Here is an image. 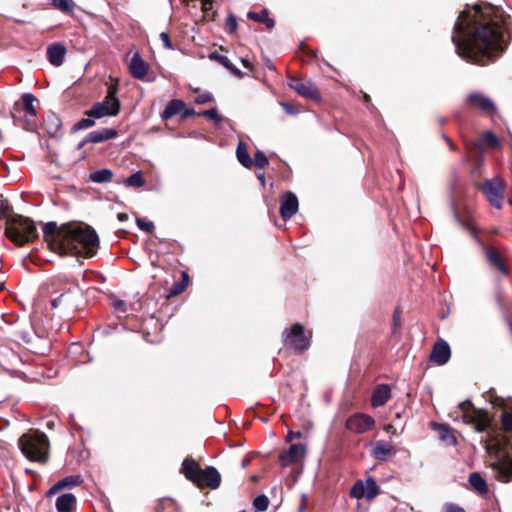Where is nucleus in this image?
<instances>
[{"mask_svg":"<svg viewBox=\"0 0 512 512\" xmlns=\"http://www.w3.org/2000/svg\"><path fill=\"white\" fill-rule=\"evenodd\" d=\"M494 12L491 5H475L460 13L451 36L459 57L484 65L504 51L503 27L493 17Z\"/></svg>","mask_w":512,"mask_h":512,"instance_id":"nucleus-1","label":"nucleus"},{"mask_svg":"<svg viewBox=\"0 0 512 512\" xmlns=\"http://www.w3.org/2000/svg\"><path fill=\"white\" fill-rule=\"evenodd\" d=\"M43 235L50 249L60 255L93 257L99 248L96 231L85 224H66L61 228L55 222L43 227Z\"/></svg>","mask_w":512,"mask_h":512,"instance_id":"nucleus-2","label":"nucleus"},{"mask_svg":"<svg viewBox=\"0 0 512 512\" xmlns=\"http://www.w3.org/2000/svg\"><path fill=\"white\" fill-rule=\"evenodd\" d=\"M502 425L506 432L512 434V411L502 415ZM489 449L496 457L490 467L497 478L503 482L512 481V435L509 439L498 440Z\"/></svg>","mask_w":512,"mask_h":512,"instance_id":"nucleus-3","label":"nucleus"},{"mask_svg":"<svg viewBox=\"0 0 512 512\" xmlns=\"http://www.w3.org/2000/svg\"><path fill=\"white\" fill-rule=\"evenodd\" d=\"M22 454L31 461L45 463L49 455V440L45 433L29 430L18 441Z\"/></svg>","mask_w":512,"mask_h":512,"instance_id":"nucleus-4","label":"nucleus"},{"mask_svg":"<svg viewBox=\"0 0 512 512\" xmlns=\"http://www.w3.org/2000/svg\"><path fill=\"white\" fill-rule=\"evenodd\" d=\"M5 234L18 245H23L38 236L34 222L21 215L12 216L7 220Z\"/></svg>","mask_w":512,"mask_h":512,"instance_id":"nucleus-5","label":"nucleus"},{"mask_svg":"<svg viewBox=\"0 0 512 512\" xmlns=\"http://www.w3.org/2000/svg\"><path fill=\"white\" fill-rule=\"evenodd\" d=\"M283 342L286 348L292 349L296 353H303L310 346V337L305 335L303 325L295 323L289 329L284 330Z\"/></svg>","mask_w":512,"mask_h":512,"instance_id":"nucleus-6","label":"nucleus"},{"mask_svg":"<svg viewBox=\"0 0 512 512\" xmlns=\"http://www.w3.org/2000/svg\"><path fill=\"white\" fill-rule=\"evenodd\" d=\"M115 93L116 87L110 86L105 99L95 103L88 112V116L98 119L105 116H116L120 111V101L115 97Z\"/></svg>","mask_w":512,"mask_h":512,"instance_id":"nucleus-7","label":"nucleus"},{"mask_svg":"<svg viewBox=\"0 0 512 512\" xmlns=\"http://www.w3.org/2000/svg\"><path fill=\"white\" fill-rule=\"evenodd\" d=\"M504 189V182L500 178L487 180L482 187L483 193L486 195L490 204L497 209L502 207Z\"/></svg>","mask_w":512,"mask_h":512,"instance_id":"nucleus-8","label":"nucleus"},{"mask_svg":"<svg viewBox=\"0 0 512 512\" xmlns=\"http://www.w3.org/2000/svg\"><path fill=\"white\" fill-rule=\"evenodd\" d=\"M375 425V420L368 414L354 413L347 418L345 428L355 434H363L371 430Z\"/></svg>","mask_w":512,"mask_h":512,"instance_id":"nucleus-9","label":"nucleus"},{"mask_svg":"<svg viewBox=\"0 0 512 512\" xmlns=\"http://www.w3.org/2000/svg\"><path fill=\"white\" fill-rule=\"evenodd\" d=\"M379 486L373 478L357 481L351 488L350 496L356 499H374L379 494Z\"/></svg>","mask_w":512,"mask_h":512,"instance_id":"nucleus-10","label":"nucleus"},{"mask_svg":"<svg viewBox=\"0 0 512 512\" xmlns=\"http://www.w3.org/2000/svg\"><path fill=\"white\" fill-rule=\"evenodd\" d=\"M459 408L463 412V419L465 422L475 424L477 431L482 432L488 426V421L479 413L471 412L472 404L470 402H463L459 404Z\"/></svg>","mask_w":512,"mask_h":512,"instance_id":"nucleus-11","label":"nucleus"},{"mask_svg":"<svg viewBox=\"0 0 512 512\" xmlns=\"http://www.w3.org/2000/svg\"><path fill=\"white\" fill-rule=\"evenodd\" d=\"M221 483V476L216 468L208 466L203 469L199 481L195 483L199 488L209 487L210 489H217Z\"/></svg>","mask_w":512,"mask_h":512,"instance_id":"nucleus-12","label":"nucleus"},{"mask_svg":"<svg viewBox=\"0 0 512 512\" xmlns=\"http://www.w3.org/2000/svg\"><path fill=\"white\" fill-rule=\"evenodd\" d=\"M289 86L305 98L319 99L320 97L317 87L311 81H300L292 78Z\"/></svg>","mask_w":512,"mask_h":512,"instance_id":"nucleus-13","label":"nucleus"},{"mask_svg":"<svg viewBox=\"0 0 512 512\" xmlns=\"http://www.w3.org/2000/svg\"><path fill=\"white\" fill-rule=\"evenodd\" d=\"M298 211V199L292 192H287L280 199V214L284 220L290 219Z\"/></svg>","mask_w":512,"mask_h":512,"instance_id":"nucleus-14","label":"nucleus"},{"mask_svg":"<svg viewBox=\"0 0 512 512\" xmlns=\"http://www.w3.org/2000/svg\"><path fill=\"white\" fill-rule=\"evenodd\" d=\"M450 356L451 350L448 343L444 340H439L433 346L430 354V361L438 365H443L448 362Z\"/></svg>","mask_w":512,"mask_h":512,"instance_id":"nucleus-15","label":"nucleus"},{"mask_svg":"<svg viewBox=\"0 0 512 512\" xmlns=\"http://www.w3.org/2000/svg\"><path fill=\"white\" fill-rule=\"evenodd\" d=\"M467 103L471 107L481 109L487 113H493L496 110L493 101L479 92L469 94L467 97Z\"/></svg>","mask_w":512,"mask_h":512,"instance_id":"nucleus-16","label":"nucleus"},{"mask_svg":"<svg viewBox=\"0 0 512 512\" xmlns=\"http://www.w3.org/2000/svg\"><path fill=\"white\" fill-rule=\"evenodd\" d=\"M484 253L489 266L493 270L498 271L503 275H506L508 273L503 258L496 248L492 246H486L484 247Z\"/></svg>","mask_w":512,"mask_h":512,"instance_id":"nucleus-17","label":"nucleus"},{"mask_svg":"<svg viewBox=\"0 0 512 512\" xmlns=\"http://www.w3.org/2000/svg\"><path fill=\"white\" fill-rule=\"evenodd\" d=\"M306 448L303 444H293L286 452L280 454L279 459L282 466L286 467L304 458Z\"/></svg>","mask_w":512,"mask_h":512,"instance_id":"nucleus-18","label":"nucleus"},{"mask_svg":"<svg viewBox=\"0 0 512 512\" xmlns=\"http://www.w3.org/2000/svg\"><path fill=\"white\" fill-rule=\"evenodd\" d=\"M148 70V64L141 58L139 52H135L129 62L131 75L136 79L142 80L146 77Z\"/></svg>","mask_w":512,"mask_h":512,"instance_id":"nucleus-19","label":"nucleus"},{"mask_svg":"<svg viewBox=\"0 0 512 512\" xmlns=\"http://www.w3.org/2000/svg\"><path fill=\"white\" fill-rule=\"evenodd\" d=\"M395 454L396 450L394 446L390 442L383 440L377 441L371 450V455L379 461H386Z\"/></svg>","mask_w":512,"mask_h":512,"instance_id":"nucleus-20","label":"nucleus"},{"mask_svg":"<svg viewBox=\"0 0 512 512\" xmlns=\"http://www.w3.org/2000/svg\"><path fill=\"white\" fill-rule=\"evenodd\" d=\"M181 471L188 480L195 484L199 481L203 469L193 459L186 458L182 463Z\"/></svg>","mask_w":512,"mask_h":512,"instance_id":"nucleus-21","label":"nucleus"},{"mask_svg":"<svg viewBox=\"0 0 512 512\" xmlns=\"http://www.w3.org/2000/svg\"><path fill=\"white\" fill-rule=\"evenodd\" d=\"M117 131L111 128H103L100 130L92 131L88 134L84 142L100 143L116 137Z\"/></svg>","mask_w":512,"mask_h":512,"instance_id":"nucleus-22","label":"nucleus"},{"mask_svg":"<svg viewBox=\"0 0 512 512\" xmlns=\"http://www.w3.org/2000/svg\"><path fill=\"white\" fill-rule=\"evenodd\" d=\"M66 54V49L61 44H53L47 49L49 62L54 66H60Z\"/></svg>","mask_w":512,"mask_h":512,"instance_id":"nucleus-23","label":"nucleus"},{"mask_svg":"<svg viewBox=\"0 0 512 512\" xmlns=\"http://www.w3.org/2000/svg\"><path fill=\"white\" fill-rule=\"evenodd\" d=\"M391 391L389 386H379L374 390L371 396V405L374 408L383 406L390 398Z\"/></svg>","mask_w":512,"mask_h":512,"instance_id":"nucleus-24","label":"nucleus"},{"mask_svg":"<svg viewBox=\"0 0 512 512\" xmlns=\"http://www.w3.org/2000/svg\"><path fill=\"white\" fill-rule=\"evenodd\" d=\"M58 512H71L76 505V497L72 493H64L56 499Z\"/></svg>","mask_w":512,"mask_h":512,"instance_id":"nucleus-25","label":"nucleus"},{"mask_svg":"<svg viewBox=\"0 0 512 512\" xmlns=\"http://www.w3.org/2000/svg\"><path fill=\"white\" fill-rule=\"evenodd\" d=\"M434 429L438 432L441 441L444 442L446 445L456 444V438L450 427L444 424H434Z\"/></svg>","mask_w":512,"mask_h":512,"instance_id":"nucleus-26","label":"nucleus"},{"mask_svg":"<svg viewBox=\"0 0 512 512\" xmlns=\"http://www.w3.org/2000/svg\"><path fill=\"white\" fill-rule=\"evenodd\" d=\"M469 483L479 494H486L488 492L486 480L478 472H473L469 475Z\"/></svg>","mask_w":512,"mask_h":512,"instance_id":"nucleus-27","label":"nucleus"},{"mask_svg":"<svg viewBox=\"0 0 512 512\" xmlns=\"http://www.w3.org/2000/svg\"><path fill=\"white\" fill-rule=\"evenodd\" d=\"M248 18L259 23H264L268 29H272L275 25L273 19L269 18L268 11L266 9L261 10L260 12H248Z\"/></svg>","mask_w":512,"mask_h":512,"instance_id":"nucleus-28","label":"nucleus"},{"mask_svg":"<svg viewBox=\"0 0 512 512\" xmlns=\"http://www.w3.org/2000/svg\"><path fill=\"white\" fill-rule=\"evenodd\" d=\"M209 58L211 60H215V61L219 62L221 65H223L229 71H231L233 74H235L237 76L241 75V71L231 63V61L229 60V58L227 56L219 54L218 52H212L209 54Z\"/></svg>","mask_w":512,"mask_h":512,"instance_id":"nucleus-29","label":"nucleus"},{"mask_svg":"<svg viewBox=\"0 0 512 512\" xmlns=\"http://www.w3.org/2000/svg\"><path fill=\"white\" fill-rule=\"evenodd\" d=\"M184 107V103L181 100H171L165 107L162 118L164 120L170 119L177 113H179Z\"/></svg>","mask_w":512,"mask_h":512,"instance_id":"nucleus-30","label":"nucleus"},{"mask_svg":"<svg viewBox=\"0 0 512 512\" xmlns=\"http://www.w3.org/2000/svg\"><path fill=\"white\" fill-rule=\"evenodd\" d=\"M112 178L113 172L110 169H101L90 174V180L94 183H107Z\"/></svg>","mask_w":512,"mask_h":512,"instance_id":"nucleus-31","label":"nucleus"},{"mask_svg":"<svg viewBox=\"0 0 512 512\" xmlns=\"http://www.w3.org/2000/svg\"><path fill=\"white\" fill-rule=\"evenodd\" d=\"M236 155L238 161L246 168H250L253 165V161L251 160L245 144L242 142H239L237 149H236Z\"/></svg>","mask_w":512,"mask_h":512,"instance_id":"nucleus-32","label":"nucleus"},{"mask_svg":"<svg viewBox=\"0 0 512 512\" xmlns=\"http://www.w3.org/2000/svg\"><path fill=\"white\" fill-rule=\"evenodd\" d=\"M483 144L495 148L498 147L500 143L497 136L494 133H492L491 131H486L483 135L482 140L475 144V148L481 150Z\"/></svg>","mask_w":512,"mask_h":512,"instance_id":"nucleus-33","label":"nucleus"},{"mask_svg":"<svg viewBox=\"0 0 512 512\" xmlns=\"http://www.w3.org/2000/svg\"><path fill=\"white\" fill-rule=\"evenodd\" d=\"M22 101L26 113L31 116H35L36 110L34 108V102L36 101V98L32 94L26 93L22 96Z\"/></svg>","mask_w":512,"mask_h":512,"instance_id":"nucleus-34","label":"nucleus"},{"mask_svg":"<svg viewBox=\"0 0 512 512\" xmlns=\"http://www.w3.org/2000/svg\"><path fill=\"white\" fill-rule=\"evenodd\" d=\"M124 185L128 187H141L144 185V180L141 172H136L124 180Z\"/></svg>","mask_w":512,"mask_h":512,"instance_id":"nucleus-35","label":"nucleus"},{"mask_svg":"<svg viewBox=\"0 0 512 512\" xmlns=\"http://www.w3.org/2000/svg\"><path fill=\"white\" fill-rule=\"evenodd\" d=\"M58 482L63 489L66 487H74V486L81 484L82 478L79 475H71V476H67V477L61 479Z\"/></svg>","mask_w":512,"mask_h":512,"instance_id":"nucleus-36","label":"nucleus"},{"mask_svg":"<svg viewBox=\"0 0 512 512\" xmlns=\"http://www.w3.org/2000/svg\"><path fill=\"white\" fill-rule=\"evenodd\" d=\"M54 5L63 12H72L75 7L72 0H54Z\"/></svg>","mask_w":512,"mask_h":512,"instance_id":"nucleus-37","label":"nucleus"},{"mask_svg":"<svg viewBox=\"0 0 512 512\" xmlns=\"http://www.w3.org/2000/svg\"><path fill=\"white\" fill-rule=\"evenodd\" d=\"M253 505L257 511L262 512L268 508L269 500L265 495H259L254 499Z\"/></svg>","mask_w":512,"mask_h":512,"instance_id":"nucleus-38","label":"nucleus"},{"mask_svg":"<svg viewBox=\"0 0 512 512\" xmlns=\"http://www.w3.org/2000/svg\"><path fill=\"white\" fill-rule=\"evenodd\" d=\"M254 163L258 168L263 169L269 162L264 153L258 150L254 155Z\"/></svg>","mask_w":512,"mask_h":512,"instance_id":"nucleus-39","label":"nucleus"},{"mask_svg":"<svg viewBox=\"0 0 512 512\" xmlns=\"http://www.w3.org/2000/svg\"><path fill=\"white\" fill-rule=\"evenodd\" d=\"M137 226L140 230L145 231L147 233H151L154 229V224L150 221H147L142 218H138L136 220Z\"/></svg>","mask_w":512,"mask_h":512,"instance_id":"nucleus-40","label":"nucleus"},{"mask_svg":"<svg viewBox=\"0 0 512 512\" xmlns=\"http://www.w3.org/2000/svg\"><path fill=\"white\" fill-rule=\"evenodd\" d=\"M225 29L228 33L232 34L237 29V20L233 15H228L225 21Z\"/></svg>","mask_w":512,"mask_h":512,"instance_id":"nucleus-41","label":"nucleus"},{"mask_svg":"<svg viewBox=\"0 0 512 512\" xmlns=\"http://www.w3.org/2000/svg\"><path fill=\"white\" fill-rule=\"evenodd\" d=\"M93 117L83 118L75 124V129L82 130L92 127L95 124Z\"/></svg>","mask_w":512,"mask_h":512,"instance_id":"nucleus-42","label":"nucleus"},{"mask_svg":"<svg viewBox=\"0 0 512 512\" xmlns=\"http://www.w3.org/2000/svg\"><path fill=\"white\" fill-rule=\"evenodd\" d=\"M214 100L213 95L210 92L199 93L195 98V102L197 104H205L212 102Z\"/></svg>","mask_w":512,"mask_h":512,"instance_id":"nucleus-43","label":"nucleus"},{"mask_svg":"<svg viewBox=\"0 0 512 512\" xmlns=\"http://www.w3.org/2000/svg\"><path fill=\"white\" fill-rule=\"evenodd\" d=\"M113 307L119 317L127 312V304L122 300H115L113 302Z\"/></svg>","mask_w":512,"mask_h":512,"instance_id":"nucleus-44","label":"nucleus"},{"mask_svg":"<svg viewBox=\"0 0 512 512\" xmlns=\"http://www.w3.org/2000/svg\"><path fill=\"white\" fill-rule=\"evenodd\" d=\"M441 512H465L464 508L454 503H445Z\"/></svg>","mask_w":512,"mask_h":512,"instance_id":"nucleus-45","label":"nucleus"},{"mask_svg":"<svg viewBox=\"0 0 512 512\" xmlns=\"http://www.w3.org/2000/svg\"><path fill=\"white\" fill-rule=\"evenodd\" d=\"M184 2H186L187 0H183ZM212 10V1L211 0H202V11L204 13V17L205 18H209L211 15H210V12Z\"/></svg>","mask_w":512,"mask_h":512,"instance_id":"nucleus-46","label":"nucleus"},{"mask_svg":"<svg viewBox=\"0 0 512 512\" xmlns=\"http://www.w3.org/2000/svg\"><path fill=\"white\" fill-rule=\"evenodd\" d=\"M202 115L214 121L220 120V116L215 108L204 111Z\"/></svg>","mask_w":512,"mask_h":512,"instance_id":"nucleus-47","label":"nucleus"},{"mask_svg":"<svg viewBox=\"0 0 512 512\" xmlns=\"http://www.w3.org/2000/svg\"><path fill=\"white\" fill-rule=\"evenodd\" d=\"M9 210V205L7 200L0 197V219L5 217Z\"/></svg>","mask_w":512,"mask_h":512,"instance_id":"nucleus-48","label":"nucleus"},{"mask_svg":"<svg viewBox=\"0 0 512 512\" xmlns=\"http://www.w3.org/2000/svg\"><path fill=\"white\" fill-rule=\"evenodd\" d=\"M159 37H160V39H161V41H162L163 45L165 46V48H167V49H173V46H172V43H171V41H170V38H169L168 33H166V32H162V33H160V36H159Z\"/></svg>","mask_w":512,"mask_h":512,"instance_id":"nucleus-49","label":"nucleus"},{"mask_svg":"<svg viewBox=\"0 0 512 512\" xmlns=\"http://www.w3.org/2000/svg\"><path fill=\"white\" fill-rule=\"evenodd\" d=\"M62 489L61 485L59 484V482H57L56 484H54L47 492V495L48 496H52L54 494H56L57 492H59L60 490Z\"/></svg>","mask_w":512,"mask_h":512,"instance_id":"nucleus-50","label":"nucleus"},{"mask_svg":"<svg viewBox=\"0 0 512 512\" xmlns=\"http://www.w3.org/2000/svg\"><path fill=\"white\" fill-rule=\"evenodd\" d=\"M300 437H301V432H293V431H290V432L287 434L286 440H287V441H292L294 438H300Z\"/></svg>","mask_w":512,"mask_h":512,"instance_id":"nucleus-51","label":"nucleus"},{"mask_svg":"<svg viewBox=\"0 0 512 512\" xmlns=\"http://www.w3.org/2000/svg\"><path fill=\"white\" fill-rule=\"evenodd\" d=\"M282 107L289 114H294L295 113V111L292 109V107L289 104H287V103H282Z\"/></svg>","mask_w":512,"mask_h":512,"instance_id":"nucleus-52","label":"nucleus"},{"mask_svg":"<svg viewBox=\"0 0 512 512\" xmlns=\"http://www.w3.org/2000/svg\"><path fill=\"white\" fill-rule=\"evenodd\" d=\"M117 218H118L119 221L123 222V221H126L128 219V215L125 214V213H119Z\"/></svg>","mask_w":512,"mask_h":512,"instance_id":"nucleus-53","label":"nucleus"},{"mask_svg":"<svg viewBox=\"0 0 512 512\" xmlns=\"http://www.w3.org/2000/svg\"><path fill=\"white\" fill-rule=\"evenodd\" d=\"M241 62H242V64H243V66H244V67H246V68H249V67H250V63H249V61H248V60H246V59H242V60H241Z\"/></svg>","mask_w":512,"mask_h":512,"instance_id":"nucleus-54","label":"nucleus"},{"mask_svg":"<svg viewBox=\"0 0 512 512\" xmlns=\"http://www.w3.org/2000/svg\"><path fill=\"white\" fill-rule=\"evenodd\" d=\"M258 178H259V180L261 181L262 185H264V184H265V178H264V175H263V174H261V175H259V176H258Z\"/></svg>","mask_w":512,"mask_h":512,"instance_id":"nucleus-55","label":"nucleus"},{"mask_svg":"<svg viewBox=\"0 0 512 512\" xmlns=\"http://www.w3.org/2000/svg\"><path fill=\"white\" fill-rule=\"evenodd\" d=\"M445 140L448 142V144H449V146H450V149H452V150H453V149H454V145H453V143L450 141V139H448V138H446V137H445Z\"/></svg>","mask_w":512,"mask_h":512,"instance_id":"nucleus-56","label":"nucleus"},{"mask_svg":"<svg viewBox=\"0 0 512 512\" xmlns=\"http://www.w3.org/2000/svg\"><path fill=\"white\" fill-rule=\"evenodd\" d=\"M393 429H394V427H393L392 425H388V426L386 427V431H387V432H392V430H393Z\"/></svg>","mask_w":512,"mask_h":512,"instance_id":"nucleus-57","label":"nucleus"},{"mask_svg":"<svg viewBox=\"0 0 512 512\" xmlns=\"http://www.w3.org/2000/svg\"><path fill=\"white\" fill-rule=\"evenodd\" d=\"M58 300H59V299H55V300H53V302H52V306H53V307H56V305H58V302H57Z\"/></svg>","mask_w":512,"mask_h":512,"instance_id":"nucleus-58","label":"nucleus"},{"mask_svg":"<svg viewBox=\"0 0 512 512\" xmlns=\"http://www.w3.org/2000/svg\"><path fill=\"white\" fill-rule=\"evenodd\" d=\"M247 465H248V461L247 460H243L242 466L245 468Z\"/></svg>","mask_w":512,"mask_h":512,"instance_id":"nucleus-59","label":"nucleus"},{"mask_svg":"<svg viewBox=\"0 0 512 512\" xmlns=\"http://www.w3.org/2000/svg\"><path fill=\"white\" fill-rule=\"evenodd\" d=\"M182 290H183V288H177V289H175L174 293H179V292H181Z\"/></svg>","mask_w":512,"mask_h":512,"instance_id":"nucleus-60","label":"nucleus"},{"mask_svg":"<svg viewBox=\"0 0 512 512\" xmlns=\"http://www.w3.org/2000/svg\"><path fill=\"white\" fill-rule=\"evenodd\" d=\"M364 99H365V101H368L369 100V95L365 94L364 95Z\"/></svg>","mask_w":512,"mask_h":512,"instance_id":"nucleus-61","label":"nucleus"},{"mask_svg":"<svg viewBox=\"0 0 512 512\" xmlns=\"http://www.w3.org/2000/svg\"><path fill=\"white\" fill-rule=\"evenodd\" d=\"M193 112H186L185 115H191Z\"/></svg>","mask_w":512,"mask_h":512,"instance_id":"nucleus-62","label":"nucleus"},{"mask_svg":"<svg viewBox=\"0 0 512 512\" xmlns=\"http://www.w3.org/2000/svg\"><path fill=\"white\" fill-rule=\"evenodd\" d=\"M3 400H4V398H3V397H0V402H2Z\"/></svg>","mask_w":512,"mask_h":512,"instance_id":"nucleus-63","label":"nucleus"},{"mask_svg":"<svg viewBox=\"0 0 512 512\" xmlns=\"http://www.w3.org/2000/svg\"><path fill=\"white\" fill-rule=\"evenodd\" d=\"M240 512H246V511L243 510V511H240Z\"/></svg>","mask_w":512,"mask_h":512,"instance_id":"nucleus-64","label":"nucleus"}]
</instances>
